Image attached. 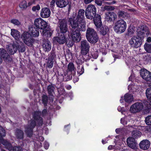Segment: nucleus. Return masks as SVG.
Listing matches in <instances>:
<instances>
[{
    "label": "nucleus",
    "mask_w": 151,
    "mask_h": 151,
    "mask_svg": "<svg viewBox=\"0 0 151 151\" xmlns=\"http://www.w3.org/2000/svg\"><path fill=\"white\" fill-rule=\"evenodd\" d=\"M5 136V130L2 127L0 126V140L2 144L4 145L6 148L7 149L10 150L11 148V145L8 144V145L10 146V147L7 145L6 144H5L7 141L6 140H4L3 139V137Z\"/></svg>",
    "instance_id": "dca6fc26"
},
{
    "label": "nucleus",
    "mask_w": 151,
    "mask_h": 151,
    "mask_svg": "<svg viewBox=\"0 0 151 151\" xmlns=\"http://www.w3.org/2000/svg\"><path fill=\"white\" fill-rule=\"evenodd\" d=\"M68 69L67 71L68 74L75 76L76 74V69H75L74 65L73 63L70 62L68 65Z\"/></svg>",
    "instance_id": "4be33fe9"
},
{
    "label": "nucleus",
    "mask_w": 151,
    "mask_h": 151,
    "mask_svg": "<svg viewBox=\"0 0 151 151\" xmlns=\"http://www.w3.org/2000/svg\"><path fill=\"white\" fill-rule=\"evenodd\" d=\"M117 110L118 111L121 112L122 114H123L124 112L125 111V110L123 107H122L120 106H119L117 108Z\"/></svg>",
    "instance_id": "680f3d73"
},
{
    "label": "nucleus",
    "mask_w": 151,
    "mask_h": 151,
    "mask_svg": "<svg viewBox=\"0 0 151 151\" xmlns=\"http://www.w3.org/2000/svg\"><path fill=\"white\" fill-rule=\"evenodd\" d=\"M8 146V147H10V146L8 145V144H10L11 145V148L10 150H12V151H22V149L21 147H12L11 144L9 143L8 141L5 143Z\"/></svg>",
    "instance_id": "ea45409f"
},
{
    "label": "nucleus",
    "mask_w": 151,
    "mask_h": 151,
    "mask_svg": "<svg viewBox=\"0 0 151 151\" xmlns=\"http://www.w3.org/2000/svg\"><path fill=\"white\" fill-rule=\"evenodd\" d=\"M137 86L136 85L129 84L128 86V90L130 92H134L137 90Z\"/></svg>",
    "instance_id": "37998d69"
},
{
    "label": "nucleus",
    "mask_w": 151,
    "mask_h": 151,
    "mask_svg": "<svg viewBox=\"0 0 151 151\" xmlns=\"http://www.w3.org/2000/svg\"><path fill=\"white\" fill-rule=\"evenodd\" d=\"M93 21L96 27L99 26H102V22L101 21V15L99 14H96V16L93 17Z\"/></svg>",
    "instance_id": "b1692460"
},
{
    "label": "nucleus",
    "mask_w": 151,
    "mask_h": 151,
    "mask_svg": "<svg viewBox=\"0 0 151 151\" xmlns=\"http://www.w3.org/2000/svg\"><path fill=\"white\" fill-rule=\"evenodd\" d=\"M11 34V35L17 40H19L21 38L20 32L17 29H12Z\"/></svg>",
    "instance_id": "bb28decb"
},
{
    "label": "nucleus",
    "mask_w": 151,
    "mask_h": 151,
    "mask_svg": "<svg viewBox=\"0 0 151 151\" xmlns=\"http://www.w3.org/2000/svg\"><path fill=\"white\" fill-rule=\"evenodd\" d=\"M127 27L126 23L123 19H120L115 22L114 29L116 33L121 34L125 31Z\"/></svg>",
    "instance_id": "423d86ee"
},
{
    "label": "nucleus",
    "mask_w": 151,
    "mask_h": 151,
    "mask_svg": "<svg viewBox=\"0 0 151 151\" xmlns=\"http://www.w3.org/2000/svg\"><path fill=\"white\" fill-rule=\"evenodd\" d=\"M44 147L46 149H47L49 147V144L47 142H45L44 143Z\"/></svg>",
    "instance_id": "774afa93"
},
{
    "label": "nucleus",
    "mask_w": 151,
    "mask_h": 151,
    "mask_svg": "<svg viewBox=\"0 0 151 151\" xmlns=\"http://www.w3.org/2000/svg\"><path fill=\"white\" fill-rule=\"evenodd\" d=\"M106 15V20L109 22H114L117 17L116 14L113 12H107Z\"/></svg>",
    "instance_id": "a211bd4d"
},
{
    "label": "nucleus",
    "mask_w": 151,
    "mask_h": 151,
    "mask_svg": "<svg viewBox=\"0 0 151 151\" xmlns=\"http://www.w3.org/2000/svg\"><path fill=\"white\" fill-rule=\"evenodd\" d=\"M74 42L73 40H67L66 39V42H65L68 47H72L73 45L74 44Z\"/></svg>",
    "instance_id": "603ef678"
},
{
    "label": "nucleus",
    "mask_w": 151,
    "mask_h": 151,
    "mask_svg": "<svg viewBox=\"0 0 151 151\" xmlns=\"http://www.w3.org/2000/svg\"><path fill=\"white\" fill-rule=\"evenodd\" d=\"M88 42L84 40L81 42V53L83 60L86 61L89 60L91 58L89 52L90 46Z\"/></svg>",
    "instance_id": "7ed1b4c3"
},
{
    "label": "nucleus",
    "mask_w": 151,
    "mask_h": 151,
    "mask_svg": "<svg viewBox=\"0 0 151 151\" xmlns=\"http://www.w3.org/2000/svg\"><path fill=\"white\" fill-rule=\"evenodd\" d=\"M0 56L5 62H11L13 61L12 58L4 49L0 48Z\"/></svg>",
    "instance_id": "4468645a"
},
{
    "label": "nucleus",
    "mask_w": 151,
    "mask_h": 151,
    "mask_svg": "<svg viewBox=\"0 0 151 151\" xmlns=\"http://www.w3.org/2000/svg\"><path fill=\"white\" fill-rule=\"evenodd\" d=\"M56 58V55L54 50H52L50 53V54L49 56L48 59L53 60Z\"/></svg>",
    "instance_id": "49530a36"
},
{
    "label": "nucleus",
    "mask_w": 151,
    "mask_h": 151,
    "mask_svg": "<svg viewBox=\"0 0 151 151\" xmlns=\"http://www.w3.org/2000/svg\"><path fill=\"white\" fill-rule=\"evenodd\" d=\"M17 48V50H18L19 52H23L25 50V46L23 45H18L16 46Z\"/></svg>",
    "instance_id": "a19ab883"
},
{
    "label": "nucleus",
    "mask_w": 151,
    "mask_h": 151,
    "mask_svg": "<svg viewBox=\"0 0 151 151\" xmlns=\"http://www.w3.org/2000/svg\"><path fill=\"white\" fill-rule=\"evenodd\" d=\"M96 9L95 6L93 5L89 4L86 9L85 14L87 19L92 20L93 17L96 16Z\"/></svg>",
    "instance_id": "6e6552de"
},
{
    "label": "nucleus",
    "mask_w": 151,
    "mask_h": 151,
    "mask_svg": "<svg viewBox=\"0 0 151 151\" xmlns=\"http://www.w3.org/2000/svg\"><path fill=\"white\" fill-rule=\"evenodd\" d=\"M19 6L22 10H26L27 7V1L25 0L22 1L19 4Z\"/></svg>",
    "instance_id": "58836bf2"
},
{
    "label": "nucleus",
    "mask_w": 151,
    "mask_h": 151,
    "mask_svg": "<svg viewBox=\"0 0 151 151\" xmlns=\"http://www.w3.org/2000/svg\"><path fill=\"white\" fill-rule=\"evenodd\" d=\"M42 101L44 105H46L47 101V96L44 95L42 96Z\"/></svg>",
    "instance_id": "5fc2aeb1"
},
{
    "label": "nucleus",
    "mask_w": 151,
    "mask_h": 151,
    "mask_svg": "<svg viewBox=\"0 0 151 151\" xmlns=\"http://www.w3.org/2000/svg\"><path fill=\"white\" fill-rule=\"evenodd\" d=\"M127 145L130 148L136 150L137 149L138 144L135 139L131 137H129L127 140Z\"/></svg>",
    "instance_id": "2eb2a0df"
},
{
    "label": "nucleus",
    "mask_w": 151,
    "mask_h": 151,
    "mask_svg": "<svg viewBox=\"0 0 151 151\" xmlns=\"http://www.w3.org/2000/svg\"><path fill=\"white\" fill-rule=\"evenodd\" d=\"M50 11L48 8L45 7L42 8L40 12V16L43 18L49 17L50 15Z\"/></svg>",
    "instance_id": "aec40b11"
},
{
    "label": "nucleus",
    "mask_w": 151,
    "mask_h": 151,
    "mask_svg": "<svg viewBox=\"0 0 151 151\" xmlns=\"http://www.w3.org/2000/svg\"><path fill=\"white\" fill-rule=\"evenodd\" d=\"M140 73V76H151V72L144 68L141 69Z\"/></svg>",
    "instance_id": "c9c22d12"
},
{
    "label": "nucleus",
    "mask_w": 151,
    "mask_h": 151,
    "mask_svg": "<svg viewBox=\"0 0 151 151\" xmlns=\"http://www.w3.org/2000/svg\"><path fill=\"white\" fill-rule=\"evenodd\" d=\"M55 89V87L52 85H49L47 88V91L49 95L53 96L54 93V90Z\"/></svg>",
    "instance_id": "4c0bfd02"
},
{
    "label": "nucleus",
    "mask_w": 151,
    "mask_h": 151,
    "mask_svg": "<svg viewBox=\"0 0 151 151\" xmlns=\"http://www.w3.org/2000/svg\"><path fill=\"white\" fill-rule=\"evenodd\" d=\"M86 37L88 41L92 44L97 42L99 39L96 32L93 29L88 27L86 33Z\"/></svg>",
    "instance_id": "39448f33"
},
{
    "label": "nucleus",
    "mask_w": 151,
    "mask_h": 151,
    "mask_svg": "<svg viewBox=\"0 0 151 151\" xmlns=\"http://www.w3.org/2000/svg\"><path fill=\"white\" fill-rule=\"evenodd\" d=\"M142 78L147 81H151V76H141Z\"/></svg>",
    "instance_id": "bf43d9fd"
},
{
    "label": "nucleus",
    "mask_w": 151,
    "mask_h": 151,
    "mask_svg": "<svg viewBox=\"0 0 151 151\" xmlns=\"http://www.w3.org/2000/svg\"><path fill=\"white\" fill-rule=\"evenodd\" d=\"M41 113L39 111H36L33 114V118L31 121L29 120L28 126L26 128L25 132L27 136L31 137L32 134V130L37 123L39 125L42 124L43 120L40 117Z\"/></svg>",
    "instance_id": "f257e3e1"
},
{
    "label": "nucleus",
    "mask_w": 151,
    "mask_h": 151,
    "mask_svg": "<svg viewBox=\"0 0 151 151\" xmlns=\"http://www.w3.org/2000/svg\"><path fill=\"white\" fill-rule=\"evenodd\" d=\"M104 9L105 10H113L115 8L114 7L111 6H104Z\"/></svg>",
    "instance_id": "4d7b16f0"
},
{
    "label": "nucleus",
    "mask_w": 151,
    "mask_h": 151,
    "mask_svg": "<svg viewBox=\"0 0 151 151\" xmlns=\"http://www.w3.org/2000/svg\"><path fill=\"white\" fill-rule=\"evenodd\" d=\"M91 55L93 58L96 59L98 56V51H96L93 52H92Z\"/></svg>",
    "instance_id": "864d4df0"
},
{
    "label": "nucleus",
    "mask_w": 151,
    "mask_h": 151,
    "mask_svg": "<svg viewBox=\"0 0 151 151\" xmlns=\"http://www.w3.org/2000/svg\"><path fill=\"white\" fill-rule=\"evenodd\" d=\"M127 32L125 34V36L126 37H132L134 33V30L132 27H130L127 29Z\"/></svg>",
    "instance_id": "e433bc0d"
},
{
    "label": "nucleus",
    "mask_w": 151,
    "mask_h": 151,
    "mask_svg": "<svg viewBox=\"0 0 151 151\" xmlns=\"http://www.w3.org/2000/svg\"><path fill=\"white\" fill-rule=\"evenodd\" d=\"M95 3L99 6H101L102 4V1L100 0H95Z\"/></svg>",
    "instance_id": "0e129e2a"
},
{
    "label": "nucleus",
    "mask_w": 151,
    "mask_h": 151,
    "mask_svg": "<svg viewBox=\"0 0 151 151\" xmlns=\"http://www.w3.org/2000/svg\"><path fill=\"white\" fill-rule=\"evenodd\" d=\"M118 16L120 18L127 19L129 18V15L127 12L124 11L119 10L117 13Z\"/></svg>",
    "instance_id": "c756f323"
},
{
    "label": "nucleus",
    "mask_w": 151,
    "mask_h": 151,
    "mask_svg": "<svg viewBox=\"0 0 151 151\" xmlns=\"http://www.w3.org/2000/svg\"><path fill=\"white\" fill-rule=\"evenodd\" d=\"M53 60L48 59L46 64V68H52L53 66Z\"/></svg>",
    "instance_id": "a18cd8bd"
},
{
    "label": "nucleus",
    "mask_w": 151,
    "mask_h": 151,
    "mask_svg": "<svg viewBox=\"0 0 151 151\" xmlns=\"http://www.w3.org/2000/svg\"><path fill=\"white\" fill-rule=\"evenodd\" d=\"M98 31L99 32L101 35H105L107 34L109 31V28L105 25L99 26L96 27Z\"/></svg>",
    "instance_id": "5701e85b"
},
{
    "label": "nucleus",
    "mask_w": 151,
    "mask_h": 151,
    "mask_svg": "<svg viewBox=\"0 0 151 151\" xmlns=\"http://www.w3.org/2000/svg\"><path fill=\"white\" fill-rule=\"evenodd\" d=\"M73 81L74 83L78 82L79 80V78L78 76H73Z\"/></svg>",
    "instance_id": "69168bd1"
},
{
    "label": "nucleus",
    "mask_w": 151,
    "mask_h": 151,
    "mask_svg": "<svg viewBox=\"0 0 151 151\" xmlns=\"http://www.w3.org/2000/svg\"><path fill=\"white\" fill-rule=\"evenodd\" d=\"M16 137L18 139H22L24 138V133L21 130L17 129L15 133Z\"/></svg>",
    "instance_id": "7c9ffc66"
},
{
    "label": "nucleus",
    "mask_w": 151,
    "mask_h": 151,
    "mask_svg": "<svg viewBox=\"0 0 151 151\" xmlns=\"http://www.w3.org/2000/svg\"><path fill=\"white\" fill-rule=\"evenodd\" d=\"M141 33L137 34V35L133 36L129 41V44L130 47L136 49L140 47L144 42L143 37H142Z\"/></svg>",
    "instance_id": "20e7f679"
},
{
    "label": "nucleus",
    "mask_w": 151,
    "mask_h": 151,
    "mask_svg": "<svg viewBox=\"0 0 151 151\" xmlns=\"http://www.w3.org/2000/svg\"><path fill=\"white\" fill-rule=\"evenodd\" d=\"M58 90V92L60 95H64L65 94V90L63 88H59Z\"/></svg>",
    "instance_id": "8fccbe9b"
},
{
    "label": "nucleus",
    "mask_w": 151,
    "mask_h": 151,
    "mask_svg": "<svg viewBox=\"0 0 151 151\" xmlns=\"http://www.w3.org/2000/svg\"><path fill=\"white\" fill-rule=\"evenodd\" d=\"M71 36L72 40L75 42H77L81 40L80 31H83L80 29L70 30Z\"/></svg>",
    "instance_id": "f8f14e48"
},
{
    "label": "nucleus",
    "mask_w": 151,
    "mask_h": 151,
    "mask_svg": "<svg viewBox=\"0 0 151 151\" xmlns=\"http://www.w3.org/2000/svg\"><path fill=\"white\" fill-rule=\"evenodd\" d=\"M145 122L147 125H151V115L146 117Z\"/></svg>",
    "instance_id": "de8ad7c7"
},
{
    "label": "nucleus",
    "mask_w": 151,
    "mask_h": 151,
    "mask_svg": "<svg viewBox=\"0 0 151 151\" xmlns=\"http://www.w3.org/2000/svg\"><path fill=\"white\" fill-rule=\"evenodd\" d=\"M40 7L39 5L38 4L36 6H34L32 7V10L33 11H35L36 10H39L40 9Z\"/></svg>",
    "instance_id": "052dcab7"
},
{
    "label": "nucleus",
    "mask_w": 151,
    "mask_h": 151,
    "mask_svg": "<svg viewBox=\"0 0 151 151\" xmlns=\"http://www.w3.org/2000/svg\"><path fill=\"white\" fill-rule=\"evenodd\" d=\"M130 116H128L127 117H125L123 118H122L121 119V123L123 125H125L127 124V122L126 120L127 119H129L130 118Z\"/></svg>",
    "instance_id": "3c124183"
},
{
    "label": "nucleus",
    "mask_w": 151,
    "mask_h": 151,
    "mask_svg": "<svg viewBox=\"0 0 151 151\" xmlns=\"http://www.w3.org/2000/svg\"><path fill=\"white\" fill-rule=\"evenodd\" d=\"M137 126H135L134 125H129L127 126V129H129V130H131L133 129H137Z\"/></svg>",
    "instance_id": "13d9d810"
},
{
    "label": "nucleus",
    "mask_w": 151,
    "mask_h": 151,
    "mask_svg": "<svg viewBox=\"0 0 151 151\" xmlns=\"http://www.w3.org/2000/svg\"><path fill=\"white\" fill-rule=\"evenodd\" d=\"M68 22L71 27L70 30L79 29L83 31L86 30V24L76 18L72 16L68 19Z\"/></svg>",
    "instance_id": "f03ea898"
},
{
    "label": "nucleus",
    "mask_w": 151,
    "mask_h": 151,
    "mask_svg": "<svg viewBox=\"0 0 151 151\" xmlns=\"http://www.w3.org/2000/svg\"><path fill=\"white\" fill-rule=\"evenodd\" d=\"M10 22L15 25H19L20 24V22L18 20L16 19H11Z\"/></svg>",
    "instance_id": "09e8293b"
},
{
    "label": "nucleus",
    "mask_w": 151,
    "mask_h": 151,
    "mask_svg": "<svg viewBox=\"0 0 151 151\" xmlns=\"http://www.w3.org/2000/svg\"><path fill=\"white\" fill-rule=\"evenodd\" d=\"M31 36L29 33L27 32H24L22 35L24 42L27 45L30 47L32 46L34 41Z\"/></svg>",
    "instance_id": "9d476101"
},
{
    "label": "nucleus",
    "mask_w": 151,
    "mask_h": 151,
    "mask_svg": "<svg viewBox=\"0 0 151 151\" xmlns=\"http://www.w3.org/2000/svg\"><path fill=\"white\" fill-rule=\"evenodd\" d=\"M133 100L134 97L132 94L129 93L125 94L124 96V100L126 103L125 104L126 106L128 105H127V103L128 104H130L133 101Z\"/></svg>",
    "instance_id": "a878e982"
},
{
    "label": "nucleus",
    "mask_w": 151,
    "mask_h": 151,
    "mask_svg": "<svg viewBox=\"0 0 151 151\" xmlns=\"http://www.w3.org/2000/svg\"><path fill=\"white\" fill-rule=\"evenodd\" d=\"M44 138L42 136H39L38 138V140L36 141L35 143L34 144L35 147H37V148L41 147L42 146V144L40 142H39L38 140H39L40 141H42L44 140Z\"/></svg>",
    "instance_id": "f704fd0d"
},
{
    "label": "nucleus",
    "mask_w": 151,
    "mask_h": 151,
    "mask_svg": "<svg viewBox=\"0 0 151 151\" xmlns=\"http://www.w3.org/2000/svg\"><path fill=\"white\" fill-rule=\"evenodd\" d=\"M123 130V129L122 128H117L115 130V132L117 134H119L122 132Z\"/></svg>",
    "instance_id": "338daca9"
},
{
    "label": "nucleus",
    "mask_w": 151,
    "mask_h": 151,
    "mask_svg": "<svg viewBox=\"0 0 151 151\" xmlns=\"http://www.w3.org/2000/svg\"><path fill=\"white\" fill-rule=\"evenodd\" d=\"M144 107V103L142 101L136 102L130 107L129 111L132 113H136L141 111Z\"/></svg>",
    "instance_id": "9b49d317"
},
{
    "label": "nucleus",
    "mask_w": 151,
    "mask_h": 151,
    "mask_svg": "<svg viewBox=\"0 0 151 151\" xmlns=\"http://www.w3.org/2000/svg\"><path fill=\"white\" fill-rule=\"evenodd\" d=\"M9 53L11 55H12L16 53L17 51V48L16 46L12 45L11 47L9 48Z\"/></svg>",
    "instance_id": "79ce46f5"
},
{
    "label": "nucleus",
    "mask_w": 151,
    "mask_h": 151,
    "mask_svg": "<svg viewBox=\"0 0 151 151\" xmlns=\"http://www.w3.org/2000/svg\"><path fill=\"white\" fill-rule=\"evenodd\" d=\"M150 145V142L148 140L144 139L140 142L139 146L141 149L143 150H147L149 148Z\"/></svg>",
    "instance_id": "412c9836"
},
{
    "label": "nucleus",
    "mask_w": 151,
    "mask_h": 151,
    "mask_svg": "<svg viewBox=\"0 0 151 151\" xmlns=\"http://www.w3.org/2000/svg\"><path fill=\"white\" fill-rule=\"evenodd\" d=\"M41 24L40 29L43 30L41 33L42 35L46 37H50L52 35V32L48 23L43 20Z\"/></svg>",
    "instance_id": "1a4fd4ad"
},
{
    "label": "nucleus",
    "mask_w": 151,
    "mask_h": 151,
    "mask_svg": "<svg viewBox=\"0 0 151 151\" xmlns=\"http://www.w3.org/2000/svg\"><path fill=\"white\" fill-rule=\"evenodd\" d=\"M39 29L36 27L34 25L29 26V31L31 34V35L33 37H38L39 35Z\"/></svg>",
    "instance_id": "f3484780"
},
{
    "label": "nucleus",
    "mask_w": 151,
    "mask_h": 151,
    "mask_svg": "<svg viewBox=\"0 0 151 151\" xmlns=\"http://www.w3.org/2000/svg\"><path fill=\"white\" fill-rule=\"evenodd\" d=\"M142 134V133L140 132L137 130H134L132 133V137L134 139L140 137Z\"/></svg>",
    "instance_id": "72a5a7b5"
},
{
    "label": "nucleus",
    "mask_w": 151,
    "mask_h": 151,
    "mask_svg": "<svg viewBox=\"0 0 151 151\" xmlns=\"http://www.w3.org/2000/svg\"><path fill=\"white\" fill-rule=\"evenodd\" d=\"M72 78V76H57V77L58 80L59 82H61L62 78L63 81H67L71 80Z\"/></svg>",
    "instance_id": "473e14b6"
},
{
    "label": "nucleus",
    "mask_w": 151,
    "mask_h": 151,
    "mask_svg": "<svg viewBox=\"0 0 151 151\" xmlns=\"http://www.w3.org/2000/svg\"><path fill=\"white\" fill-rule=\"evenodd\" d=\"M56 4L58 7L63 8L68 4V0H56Z\"/></svg>",
    "instance_id": "cd10ccee"
},
{
    "label": "nucleus",
    "mask_w": 151,
    "mask_h": 151,
    "mask_svg": "<svg viewBox=\"0 0 151 151\" xmlns=\"http://www.w3.org/2000/svg\"><path fill=\"white\" fill-rule=\"evenodd\" d=\"M58 24L60 32L62 34L68 35L69 36V32L67 20L64 19H59Z\"/></svg>",
    "instance_id": "0eeeda50"
},
{
    "label": "nucleus",
    "mask_w": 151,
    "mask_h": 151,
    "mask_svg": "<svg viewBox=\"0 0 151 151\" xmlns=\"http://www.w3.org/2000/svg\"><path fill=\"white\" fill-rule=\"evenodd\" d=\"M85 11L84 9H81L79 10L78 15L76 18L81 22H83L84 19Z\"/></svg>",
    "instance_id": "c85d7f7f"
},
{
    "label": "nucleus",
    "mask_w": 151,
    "mask_h": 151,
    "mask_svg": "<svg viewBox=\"0 0 151 151\" xmlns=\"http://www.w3.org/2000/svg\"><path fill=\"white\" fill-rule=\"evenodd\" d=\"M43 21V20L40 18H37L35 20L34 25L39 29H40L41 23H42Z\"/></svg>",
    "instance_id": "2f4dec72"
},
{
    "label": "nucleus",
    "mask_w": 151,
    "mask_h": 151,
    "mask_svg": "<svg viewBox=\"0 0 151 151\" xmlns=\"http://www.w3.org/2000/svg\"><path fill=\"white\" fill-rule=\"evenodd\" d=\"M66 35L63 34L58 37H54L52 39L53 43L56 45L63 44L66 42Z\"/></svg>",
    "instance_id": "ddd939ff"
},
{
    "label": "nucleus",
    "mask_w": 151,
    "mask_h": 151,
    "mask_svg": "<svg viewBox=\"0 0 151 151\" xmlns=\"http://www.w3.org/2000/svg\"><path fill=\"white\" fill-rule=\"evenodd\" d=\"M42 46L45 52H48L51 49V44L47 39H44L43 40Z\"/></svg>",
    "instance_id": "6ab92c4d"
},
{
    "label": "nucleus",
    "mask_w": 151,
    "mask_h": 151,
    "mask_svg": "<svg viewBox=\"0 0 151 151\" xmlns=\"http://www.w3.org/2000/svg\"><path fill=\"white\" fill-rule=\"evenodd\" d=\"M139 32L141 33L140 35H142V37H143V39H144L146 35L147 36L150 33L148 31V28L146 26H141V31H138L137 34H138Z\"/></svg>",
    "instance_id": "393cba45"
},
{
    "label": "nucleus",
    "mask_w": 151,
    "mask_h": 151,
    "mask_svg": "<svg viewBox=\"0 0 151 151\" xmlns=\"http://www.w3.org/2000/svg\"><path fill=\"white\" fill-rule=\"evenodd\" d=\"M78 73L80 75L83 74L84 72V68L83 67H82L81 69H78Z\"/></svg>",
    "instance_id": "e2e57ef3"
},
{
    "label": "nucleus",
    "mask_w": 151,
    "mask_h": 151,
    "mask_svg": "<svg viewBox=\"0 0 151 151\" xmlns=\"http://www.w3.org/2000/svg\"><path fill=\"white\" fill-rule=\"evenodd\" d=\"M144 48L147 52L151 53V44L146 43L144 45Z\"/></svg>",
    "instance_id": "c03bdc74"
},
{
    "label": "nucleus",
    "mask_w": 151,
    "mask_h": 151,
    "mask_svg": "<svg viewBox=\"0 0 151 151\" xmlns=\"http://www.w3.org/2000/svg\"><path fill=\"white\" fill-rule=\"evenodd\" d=\"M6 78L8 79V81L9 83L12 82L15 78L14 76H6Z\"/></svg>",
    "instance_id": "6e6d98bb"
}]
</instances>
